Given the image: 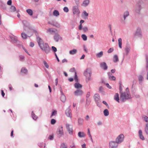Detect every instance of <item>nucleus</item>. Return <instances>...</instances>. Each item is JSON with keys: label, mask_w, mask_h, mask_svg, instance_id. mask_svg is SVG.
I'll return each instance as SVG.
<instances>
[{"label": "nucleus", "mask_w": 148, "mask_h": 148, "mask_svg": "<svg viewBox=\"0 0 148 148\" xmlns=\"http://www.w3.org/2000/svg\"><path fill=\"white\" fill-rule=\"evenodd\" d=\"M91 73V71L89 69H86L84 71V75L86 77V81L88 82L90 80Z\"/></svg>", "instance_id": "obj_4"}, {"label": "nucleus", "mask_w": 148, "mask_h": 148, "mask_svg": "<svg viewBox=\"0 0 148 148\" xmlns=\"http://www.w3.org/2000/svg\"><path fill=\"white\" fill-rule=\"evenodd\" d=\"M53 14L54 16L58 17L59 15V13L57 10H55L53 12Z\"/></svg>", "instance_id": "obj_30"}, {"label": "nucleus", "mask_w": 148, "mask_h": 148, "mask_svg": "<svg viewBox=\"0 0 148 148\" xmlns=\"http://www.w3.org/2000/svg\"><path fill=\"white\" fill-rule=\"evenodd\" d=\"M26 12L29 15L32 16L33 15V11L32 10L28 9L26 10Z\"/></svg>", "instance_id": "obj_43"}, {"label": "nucleus", "mask_w": 148, "mask_h": 148, "mask_svg": "<svg viewBox=\"0 0 148 148\" xmlns=\"http://www.w3.org/2000/svg\"><path fill=\"white\" fill-rule=\"evenodd\" d=\"M138 79L139 83H141L143 80L144 78L143 76L142 75H139L138 77Z\"/></svg>", "instance_id": "obj_35"}, {"label": "nucleus", "mask_w": 148, "mask_h": 148, "mask_svg": "<svg viewBox=\"0 0 148 148\" xmlns=\"http://www.w3.org/2000/svg\"><path fill=\"white\" fill-rule=\"evenodd\" d=\"M119 59L118 56L116 55H114L113 58V61L114 63H116L119 61Z\"/></svg>", "instance_id": "obj_29"}, {"label": "nucleus", "mask_w": 148, "mask_h": 148, "mask_svg": "<svg viewBox=\"0 0 148 148\" xmlns=\"http://www.w3.org/2000/svg\"><path fill=\"white\" fill-rule=\"evenodd\" d=\"M90 2V0H84L83 2L82 5L86 7L88 5Z\"/></svg>", "instance_id": "obj_24"}, {"label": "nucleus", "mask_w": 148, "mask_h": 148, "mask_svg": "<svg viewBox=\"0 0 148 148\" xmlns=\"http://www.w3.org/2000/svg\"><path fill=\"white\" fill-rule=\"evenodd\" d=\"M12 3V1L11 0H9L7 3V4L8 5H11Z\"/></svg>", "instance_id": "obj_62"}, {"label": "nucleus", "mask_w": 148, "mask_h": 148, "mask_svg": "<svg viewBox=\"0 0 148 148\" xmlns=\"http://www.w3.org/2000/svg\"><path fill=\"white\" fill-rule=\"evenodd\" d=\"M57 111L56 110H54L53 112H52L51 117L52 116L56 115L57 114Z\"/></svg>", "instance_id": "obj_48"}, {"label": "nucleus", "mask_w": 148, "mask_h": 148, "mask_svg": "<svg viewBox=\"0 0 148 148\" xmlns=\"http://www.w3.org/2000/svg\"><path fill=\"white\" fill-rule=\"evenodd\" d=\"M31 30V32L32 33V32L33 31V32L37 36V37L38 36H37V35L38 34V33L37 31L36 30H34V29Z\"/></svg>", "instance_id": "obj_56"}, {"label": "nucleus", "mask_w": 148, "mask_h": 148, "mask_svg": "<svg viewBox=\"0 0 148 148\" xmlns=\"http://www.w3.org/2000/svg\"><path fill=\"white\" fill-rule=\"evenodd\" d=\"M10 38L11 40L12 41L13 43H17L18 40L17 38L15 36H10Z\"/></svg>", "instance_id": "obj_25"}, {"label": "nucleus", "mask_w": 148, "mask_h": 148, "mask_svg": "<svg viewBox=\"0 0 148 148\" xmlns=\"http://www.w3.org/2000/svg\"><path fill=\"white\" fill-rule=\"evenodd\" d=\"M145 63L146 70L148 71V55L146 54L145 56Z\"/></svg>", "instance_id": "obj_22"}, {"label": "nucleus", "mask_w": 148, "mask_h": 148, "mask_svg": "<svg viewBox=\"0 0 148 148\" xmlns=\"http://www.w3.org/2000/svg\"><path fill=\"white\" fill-rule=\"evenodd\" d=\"M32 116L33 119L34 120H36L37 118V116L34 113L33 111L32 112Z\"/></svg>", "instance_id": "obj_44"}, {"label": "nucleus", "mask_w": 148, "mask_h": 148, "mask_svg": "<svg viewBox=\"0 0 148 148\" xmlns=\"http://www.w3.org/2000/svg\"><path fill=\"white\" fill-rule=\"evenodd\" d=\"M118 45L119 47L122 48V40L121 38H119L118 40Z\"/></svg>", "instance_id": "obj_31"}, {"label": "nucleus", "mask_w": 148, "mask_h": 148, "mask_svg": "<svg viewBox=\"0 0 148 148\" xmlns=\"http://www.w3.org/2000/svg\"><path fill=\"white\" fill-rule=\"evenodd\" d=\"M143 117L144 118L145 121L146 122H148V117L146 116H144Z\"/></svg>", "instance_id": "obj_50"}, {"label": "nucleus", "mask_w": 148, "mask_h": 148, "mask_svg": "<svg viewBox=\"0 0 148 148\" xmlns=\"http://www.w3.org/2000/svg\"><path fill=\"white\" fill-rule=\"evenodd\" d=\"M60 148H67V147L64 143H62L60 146Z\"/></svg>", "instance_id": "obj_60"}, {"label": "nucleus", "mask_w": 148, "mask_h": 148, "mask_svg": "<svg viewBox=\"0 0 148 148\" xmlns=\"http://www.w3.org/2000/svg\"><path fill=\"white\" fill-rule=\"evenodd\" d=\"M71 106H70L65 111V114L66 116L68 117L71 118L72 117L71 110L70 109Z\"/></svg>", "instance_id": "obj_13"}, {"label": "nucleus", "mask_w": 148, "mask_h": 148, "mask_svg": "<svg viewBox=\"0 0 148 148\" xmlns=\"http://www.w3.org/2000/svg\"><path fill=\"white\" fill-rule=\"evenodd\" d=\"M57 134L59 138H60L63 135L64 132L62 126H61L58 127L57 131Z\"/></svg>", "instance_id": "obj_10"}, {"label": "nucleus", "mask_w": 148, "mask_h": 148, "mask_svg": "<svg viewBox=\"0 0 148 148\" xmlns=\"http://www.w3.org/2000/svg\"><path fill=\"white\" fill-rule=\"evenodd\" d=\"M131 98V96L130 94L128 88H126L125 92L121 93L120 94V99L122 102H123L125 100L129 99Z\"/></svg>", "instance_id": "obj_2"}, {"label": "nucleus", "mask_w": 148, "mask_h": 148, "mask_svg": "<svg viewBox=\"0 0 148 148\" xmlns=\"http://www.w3.org/2000/svg\"><path fill=\"white\" fill-rule=\"evenodd\" d=\"M83 93V91L80 89H77L74 92V95L76 96H81Z\"/></svg>", "instance_id": "obj_15"}, {"label": "nucleus", "mask_w": 148, "mask_h": 148, "mask_svg": "<svg viewBox=\"0 0 148 148\" xmlns=\"http://www.w3.org/2000/svg\"><path fill=\"white\" fill-rule=\"evenodd\" d=\"M83 16L84 18H87V17L88 15V14L86 11H84L83 12Z\"/></svg>", "instance_id": "obj_42"}, {"label": "nucleus", "mask_w": 148, "mask_h": 148, "mask_svg": "<svg viewBox=\"0 0 148 148\" xmlns=\"http://www.w3.org/2000/svg\"><path fill=\"white\" fill-rule=\"evenodd\" d=\"M66 128L69 134L71 135L72 134H73V131L72 125L68 124H66Z\"/></svg>", "instance_id": "obj_12"}, {"label": "nucleus", "mask_w": 148, "mask_h": 148, "mask_svg": "<svg viewBox=\"0 0 148 148\" xmlns=\"http://www.w3.org/2000/svg\"><path fill=\"white\" fill-rule=\"evenodd\" d=\"M138 133V136L139 138L142 140H145V138L143 135L142 131L141 130H139Z\"/></svg>", "instance_id": "obj_21"}, {"label": "nucleus", "mask_w": 148, "mask_h": 148, "mask_svg": "<svg viewBox=\"0 0 148 148\" xmlns=\"http://www.w3.org/2000/svg\"><path fill=\"white\" fill-rule=\"evenodd\" d=\"M83 48L84 51H85L86 53H88V49L87 48L86 46L85 45H83Z\"/></svg>", "instance_id": "obj_52"}, {"label": "nucleus", "mask_w": 148, "mask_h": 148, "mask_svg": "<svg viewBox=\"0 0 148 148\" xmlns=\"http://www.w3.org/2000/svg\"><path fill=\"white\" fill-rule=\"evenodd\" d=\"M114 99L118 102H119V95L118 93H116L114 97Z\"/></svg>", "instance_id": "obj_28"}, {"label": "nucleus", "mask_w": 148, "mask_h": 148, "mask_svg": "<svg viewBox=\"0 0 148 148\" xmlns=\"http://www.w3.org/2000/svg\"><path fill=\"white\" fill-rule=\"evenodd\" d=\"M69 71L71 72H75H75L76 71H75V69L74 68H73L70 69Z\"/></svg>", "instance_id": "obj_59"}, {"label": "nucleus", "mask_w": 148, "mask_h": 148, "mask_svg": "<svg viewBox=\"0 0 148 148\" xmlns=\"http://www.w3.org/2000/svg\"><path fill=\"white\" fill-rule=\"evenodd\" d=\"M135 35L141 38L142 37V32L141 29L140 28H138L136 32Z\"/></svg>", "instance_id": "obj_18"}, {"label": "nucleus", "mask_w": 148, "mask_h": 148, "mask_svg": "<svg viewBox=\"0 0 148 148\" xmlns=\"http://www.w3.org/2000/svg\"><path fill=\"white\" fill-rule=\"evenodd\" d=\"M143 3L142 1H140L138 3L137 5L136 6L135 8V12L139 14L140 12V11L142 8V6L143 5Z\"/></svg>", "instance_id": "obj_3"}, {"label": "nucleus", "mask_w": 148, "mask_h": 148, "mask_svg": "<svg viewBox=\"0 0 148 148\" xmlns=\"http://www.w3.org/2000/svg\"><path fill=\"white\" fill-rule=\"evenodd\" d=\"M93 97L95 102L97 103H99L100 100V97L99 95L97 93L95 94L94 95Z\"/></svg>", "instance_id": "obj_17"}, {"label": "nucleus", "mask_w": 148, "mask_h": 148, "mask_svg": "<svg viewBox=\"0 0 148 148\" xmlns=\"http://www.w3.org/2000/svg\"><path fill=\"white\" fill-rule=\"evenodd\" d=\"M44 64L45 66L47 68H48L49 67V66L48 64H47V63L45 61H43Z\"/></svg>", "instance_id": "obj_51"}, {"label": "nucleus", "mask_w": 148, "mask_h": 148, "mask_svg": "<svg viewBox=\"0 0 148 148\" xmlns=\"http://www.w3.org/2000/svg\"><path fill=\"white\" fill-rule=\"evenodd\" d=\"M25 31L27 32V34H28L27 35L26 34H25L24 32H23L21 34L22 38L24 39H26L27 38V36L30 37L33 34L31 32H31L30 31Z\"/></svg>", "instance_id": "obj_9"}, {"label": "nucleus", "mask_w": 148, "mask_h": 148, "mask_svg": "<svg viewBox=\"0 0 148 148\" xmlns=\"http://www.w3.org/2000/svg\"><path fill=\"white\" fill-rule=\"evenodd\" d=\"M145 131L147 135H148V123L145 125Z\"/></svg>", "instance_id": "obj_39"}, {"label": "nucleus", "mask_w": 148, "mask_h": 148, "mask_svg": "<svg viewBox=\"0 0 148 148\" xmlns=\"http://www.w3.org/2000/svg\"><path fill=\"white\" fill-rule=\"evenodd\" d=\"M57 31L56 29H53L52 28H49L47 30L46 32L50 34H52L56 32Z\"/></svg>", "instance_id": "obj_20"}, {"label": "nucleus", "mask_w": 148, "mask_h": 148, "mask_svg": "<svg viewBox=\"0 0 148 148\" xmlns=\"http://www.w3.org/2000/svg\"><path fill=\"white\" fill-rule=\"evenodd\" d=\"M75 87L77 89H80L82 87V85L79 83H75L74 84Z\"/></svg>", "instance_id": "obj_26"}, {"label": "nucleus", "mask_w": 148, "mask_h": 148, "mask_svg": "<svg viewBox=\"0 0 148 148\" xmlns=\"http://www.w3.org/2000/svg\"><path fill=\"white\" fill-rule=\"evenodd\" d=\"M84 120L83 119L79 118L78 120V124L79 125H81L83 124Z\"/></svg>", "instance_id": "obj_27"}, {"label": "nucleus", "mask_w": 148, "mask_h": 148, "mask_svg": "<svg viewBox=\"0 0 148 148\" xmlns=\"http://www.w3.org/2000/svg\"><path fill=\"white\" fill-rule=\"evenodd\" d=\"M36 40L41 49L46 53H48L50 50L48 45L47 43H44L42 39L39 36L36 37Z\"/></svg>", "instance_id": "obj_1"}, {"label": "nucleus", "mask_w": 148, "mask_h": 148, "mask_svg": "<svg viewBox=\"0 0 148 148\" xmlns=\"http://www.w3.org/2000/svg\"><path fill=\"white\" fill-rule=\"evenodd\" d=\"M52 50L55 52H56L57 51V49L56 47L54 46L52 47Z\"/></svg>", "instance_id": "obj_64"}, {"label": "nucleus", "mask_w": 148, "mask_h": 148, "mask_svg": "<svg viewBox=\"0 0 148 148\" xmlns=\"http://www.w3.org/2000/svg\"><path fill=\"white\" fill-rule=\"evenodd\" d=\"M53 38L54 40L56 42H58L59 40H62V38L60 36V35L58 33L55 34L54 36H53Z\"/></svg>", "instance_id": "obj_14"}, {"label": "nucleus", "mask_w": 148, "mask_h": 148, "mask_svg": "<svg viewBox=\"0 0 148 148\" xmlns=\"http://www.w3.org/2000/svg\"><path fill=\"white\" fill-rule=\"evenodd\" d=\"M21 71L22 73H26L27 71V69L25 68H22L21 70Z\"/></svg>", "instance_id": "obj_46"}, {"label": "nucleus", "mask_w": 148, "mask_h": 148, "mask_svg": "<svg viewBox=\"0 0 148 148\" xmlns=\"http://www.w3.org/2000/svg\"><path fill=\"white\" fill-rule=\"evenodd\" d=\"M82 38L83 39V40L84 41H86L87 40V36L86 35L84 34L82 35Z\"/></svg>", "instance_id": "obj_45"}, {"label": "nucleus", "mask_w": 148, "mask_h": 148, "mask_svg": "<svg viewBox=\"0 0 148 148\" xmlns=\"http://www.w3.org/2000/svg\"><path fill=\"white\" fill-rule=\"evenodd\" d=\"M0 7L4 10L6 9L5 4L1 0H0Z\"/></svg>", "instance_id": "obj_23"}, {"label": "nucleus", "mask_w": 148, "mask_h": 148, "mask_svg": "<svg viewBox=\"0 0 148 148\" xmlns=\"http://www.w3.org/2000/svg\"><path fill=\"white\" fill-rule=\"evenodd\" d=\"M51 124H54L56 123V121L54 119H52L51 120Z\"/></svg>", "instance_id": "obj_58"}, {"label": "nucleus", "mask_w": 148, "mask_h": 148, "mask_svg": "<svg viewBox=\"0 0 148 148\" xmlns=\"http://www.w3.org/2000/svg\"><path fill=\"white\" fill-rule=\"evenodd\" d=\"M73 12L74 14H79L80 11L77 6H74L73 8Z\"/></svg>", "instance_id": "obj_16"}, {"label": "nucleus", "mask_w": 148, "mask_h": 148, "mask_svg": "<svg viewBox=\"0 0 148 148\" xmlns=\"http://www.w3.org/2000/svg\"><path fill=\"white\" fill-rule=\"evenodd\" d=\"M103 52L102 51H101L99 53L96 54V56L98 58H101L103 56Z\"/></svg>", "instance_id": "obj_37"}, {"label": "nucleus", "mask_w": 148, "mask_h": 148, "mask_svg": "<svg viewBox=\"0 0 148 148\" xmlns=\"http://www.w3.org/2000/svg\"><path fill=\"white\" fill-rule=\"evenodd\" d=\"M109 79L111 80H115L116 79V78L113 76H110Z\"/></svg>", "instance_id": "obj_49"}, {"label": "nucleus", "mask_w": 148, "mask_h": 148, "mask_svg": "<svg viewBox=\"0 0 148 148\" xmlns=\"http://www.w3.org/2000/svg\"><path fill=\"white\" fill-rule=\"evenodd\" d=\"M16 10L15 7L13 5H12L10 8V11L12 12H15Z\"/></svg>", "instance_id": "obj_40"}, {"label": "nucleus", "mask_w": 148, "mask_h": 148, "mask_svg": "<svg viewBox=\"0 0 148 148\" xmlns=\"http://www.w3.org/2000/svg\"><path fill=\"white\" fill-rule=\"evenodd\" d=\"M129 15V13L128 11H126L123 13V17L121 16L120 18L121 23H125V21L127 17Z\"/></svg>", "instance_id": "obj_6"}, {"label": "nucleus", "mask_w": 148, "mask_h": 148, "mask_svg": "<svg viewBox=\"0 0 148 148\" xmlns=\"http://www.w3.org/2000/svg\"><path fill=\"white\" fill-rule=\"evenodd\" d=\"M100 67L104 70H106L108 69V66L105 62H102L100 64Z\"/></svg>", "instance_id": "obj_19"}, {"label": "nucleus", "mask_w": 148, "mask_h": 148, "mask_svg": "<svg viewBox=\"0 0 148 148\" xmlns=\"http://www.w3.org/2000/svg\"><path fill=\"white\" fill-rule=\"evenodd\" d=\"M50 24L51 25H52L53 26H55L58 28H59L60 26V24H59L57 22H56L55 23H51Z\"/></svg>", "instance_id": "obj_33"}, {"label": "nucleus", "mask_w": 148, "mask_h": 148, "mask_svg": "<svg viewBox=\"0 0 148 148\" xmlns=\"http://www.w3.org/2000/svg\"><path fill=\"white\" fill-rule=\"evenodd\" d=\"M119 143H116V141H111L109 143V147L110 148H116Z\"/></svg>", "instance_id": "obj_11"}, {"label": "nucleus", "mask_w": 148, "mask_h": 148, "mask_svg": "<svg viewBox=\"0 0 148 148\" xmlns=\"http://www.w3.org/2000/svg\"><path fill=\"white\" fill-rule=\"evenodd\" d=\"M74 79L75 80L76 82L77 83L78 82V79L77 75L76 72H75V77H74Z\"/></svg>", "instance_id": "obj_47"}, {"label": "nucleus", "mask_w": 148, "mask_h": 148, "mask_svg": "<svg viewBox=\"0 0 148 148\" xmlns=\"http://www.w3.org/2000/svg\"><path fill=\"white\" fill-rule=\"evenodd\" d=\"M84 22V21L83 20H80V22H79L80 25H79V30H81L82 29V24Z\"/></svg>", "instance_id": "obj_32"}, {"label": "nucleus", "mask_w": 148, "mask_h": 148, "mask_svg": "<svg viewBox=\"0 0 148 148\" xmlns=\"http://www.w3.org/2000/svg\"><path fill=\"white\" fill-rule=\"evenodd\" d=\"M63 10L65 12H68L69 11L68 8L66 7H64V8Z\"/></svg>", "instance_id": "obj_53"}, {"label": "nucleus", "mask_w": 148, "mask_h": 148, "mask_svg": "<svg viewBox=\"0 0 148 148\" xmlns=\"http://www.w3.org/2000/svg\"><path fill=\"white\" fill-rule=\"evenodd\" d=\"M124 138V135L122 134H121L117 137L115 140L117 143L120 144L123 141Z\"/></svg>", "instance_id": "obj_7"}, {"label": "nucleus", "mask_w": 148, "mask_h": 148, "mask_svg": "<svg viewBox=\"0 0 148 148\" xmlns=\"http://www.w3.org/2000/svg\"><path fill=\"white\" fill-rule=\"evenodd\" d=\"M23 23L24 25L23 29L25 31H30L31 32V29L29 27V23L26 20H23Z\"/></svg>", "instance_id": "obj_8"}, {"label": "nucleus", "mask_w": 148, "mask_h": 148, "mask_svg": "<svg viewBox=\"0 0 148 148\" xmlns=\"http://www.w3.org/2000/svg\"><path fill=\"white\" fill-rule=\"evenodd\" d=\"M90 102L89 98H86V104L88 106L90 104Z\"/></svg>", "instance_id": "obj_55"}, {"label": "nucleus", "mask_w": 148, "mask_h": 148, "mask_svg": "<svg viewBox=\"0 0 148 148\" xmlns=\"http://www.w3.org/2000/svg\"><path fill=\"white\" fill-rule=\"evenodd\" d=\"M131 49L130 46L129 45H127L125 49V53H123V60L125 56H127L130 53Z\"/></svg>", "instance_id": "obj_5"}, {"label": "nucleus", "mask_w": 148, "mask_h": 148, "mask_svg": "<svg viewBox=\"0 0 148 148\" xmlns=\"http://www.w3.org/2000/svg\"><path fill=\"white\" fill-rule=\"evenodd\" d=\"M77 52V50L76 49H73L70 50L69 51V53L71 55H74Z\"/></svg>", "instance_id": "obj_34"}, {"label": "nucleus", "mask_w": 148, "mask_h": 148, "mask_svg": "<svg viewBox=\"0 0 148 148\" xmlns=\"http://www.w3.org/2000/svg\"><path fill=\"white\" fill-rule=\"evenodd\" d=\"M82 29L83 30V31L84 32H85L88 31V28L87 27H84L83 28L82 27Z\"/></svg>", "instance_id": "obj_57"}, {"label": "nucleus", "mask_w": 148, "mask_h": 148, "mask_svg": "<svg viewBox=\"0 0 148 148\" xmlns=\"http://www.w3.org/2000/svg\"><path fill=\"white\" fill-rule=\"evenodd\" d=\"M66 98L65 95H62L61 97V100L63 102L65 101Z\"/></svg>", "instance_id": "obj_36"}, {"label": "nucleus", "mask_w": 148, "mask_h": 148, "mask_svg": "<svg viewBox=\"0 0 148 148\" xmlns=\"http://www.w3.org/2000/svg\"><path fill=\"white\" fill-rule=\"evenodd\" d=\"M78 136L80 138L83 137L85 135L83 132H79L78 134Z\"/></svg>", "instance_id": "obj_41"}, {"label": "nucleus", "mask_w": 148, "mask_h": 148, "mask_svg": "<svg viewBox=\"0 0 148 148\" xmlns=\"http://www.w3.org/2000/svg\"><path fill=\"white\" fill-rule=\"evenodd\" d=\"M90 96V92H87L86 95V98H89V97Z\"/></svg>", "instance_id": "obj_63"}, {"label": "nucleus", "mask_w": 148, "mask_h": 148, "mask_svg": "<svg viewBox=\"0 0 148 148\" xmlns=\"http://www.w3.org/2000/svg\"><path fill=\"white\" fill-rule=\"evenodd\" d=\"M103 112L104 115L105 116H107L109 115V111L107 109H106L104 110Z\"/></svg>", "instance_id": "obj_38"}, {"label": "nucleus", "mask_w": 148, "mask_h": 148, "mask_svg": "<svg viewBox=\"0 0 148 148\" xmlns=\"http://www.w3.org/2000/svg\"><path fill=\"white\" fill-rule=\"evenodd\" d=\"M103 103L106 105V106L108 108H109V106L108 104L106 103V102L104 101H103L102 102Z\"/></svg>", "instance_id": "obj_61"}, {"label": "nucleus", "mask_w": 148, "mask_h": 148, "mask_svg": "<svg viewBox=\"0 0 148 148\" xmlns=\"http://www.w3.org/2000/svg\"><path fill=\"white\" fill-rule=\"evenodd\" d=\"M114 51V49L113 48H111L109 49L108 51V53H110Z\"/></svg>", "instance_id": "obj_54"}]
</instances>
